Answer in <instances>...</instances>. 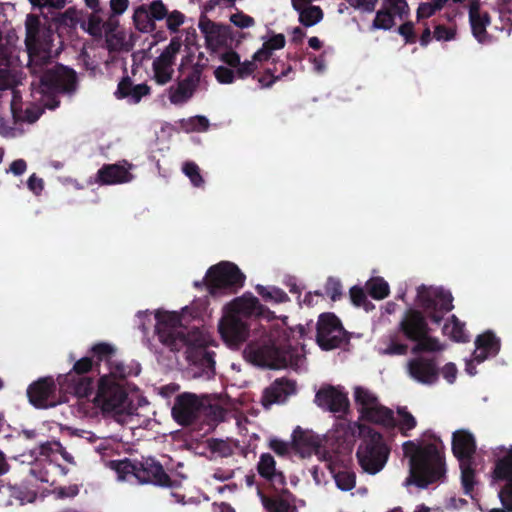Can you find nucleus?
<instances>
[{"mask_svg":"<svg viewBox=\"0 0 512 512\" xmlns=\"http://www.w3.org/2000/svg\"><path fill=\"white\" fill-rule=\"evenodd\" d=\"M95 402L104 411L115 414H132L134 407L127 393L112 377L103 376Z\"/></svg>","mask_w":512,"mask_h":512,"instance_id":"6e6552de","label":"nucleus"},{"mask_svg":"<svg viewBox=\"0 0 512 512\" xmlns=\"http://www.w3.org/2000/svg\"><path fill=\"white\" fill-rule=\"evenodd\" d=\"M500 451L504 452V455L499 458L495 465L493 478L495 480H507L508 483L498 493L503 508H494L489 512L512 511V446L507 450L501 448Z\"/></svg>","mask_w":512,"mask_h":512,"instance_id":"4468645a","label":"nucleus"},{"mask_svg":"<svg viewBox=\"0 0 512 512\" xmlns=\"http://www.w3.org/2000/svg\"><path fill=\"white\" fill-rule=\"evenodd\" d=\"M183 173L190 179L195 187H201L204 184V179L200 173L199 166L194 162H185L182 166Z\"/></svg>","mask_w":512,"mask_h":512,"instance_id":"ea45409f","label":"nucleus"},{"mask_svg":"<svg viewBox=\"0 0 512 512\" xmlns=\"http://www.w3.org/2000/svg\"><path fill=\"white\" fill-rule=\"evenodd\" d=\"M235 74L236 73L225 66H219L214 71L215 78L221 84H231L234 81Z\"/></svg>","mask_w":512,"mask_h":512,"instance_id":"09e8293b","label":"nucleus"},{"mask_svg":"<svg viewBox=\"0 0 512 512\" xmlns=\"http://www.w3.org/2000/svg\"><path fill=\"white\" fill-rule=\"evenodd\" d=\"M315 454L319 460L323 461L326 467L333 474L335 483L337 487L342 491H349L355 487L356 484V476L355 473L348 470L335 472L333 455L329 452L316 448Z\"/></svg>","mask_w":512,"mask_h":512,"instance_id":"393cba45","label":"nucleus"},{"mask_svg":"<svg viewBox=\"0 0 512 512\" xmlns=\"http://www.w3.org/2000/svg\"><path fill=\"white\" fill-rule=\"evenodd\" d=\"M243 280L244 276L235 264L222 262L208 270L205 282L210 293L215 294L217 289L242 285Z\"/></svg>","mask_w":512,"mask_h":512,"instance_id":"2eb2a0df","label":"nucleus"},{"mask_svg":"<svg viewBox=\"0 0 512 512\" xmlns=\"http://www.w3.org/2000/svg\"><path fill=\"white\" fill-rule=\"evenodd\" d=\"M198 27L204 35L208 48L217 50L227 44L230 37L229 28L227 26L215 23L203 17L200 19Z\"/></svg>","mask_w":512,"mask_h":512,"instance_id":"4be33fe9","label":"nucleus"},{"mask_svg":"<svg viewBox=\"0 0 512 512\" xmlns=\"http://www.w3.org/2000/svg\"><path fill=\"white\" fill-rule=\"evenodd\" d=\"M378 0H356L354 7L362 12L371 13L375 10Z\"/></svg>","mask_w":512,"mask_h":512,"instance_id":"69168bd1","label":"nucleus"},{"mask_svg":"<svg viewBox=\"0 0 512 512\" xmlns=\"http://www.w3.org/2000/svg\"><path fill=\"white\" fill-rule=\"evenodd\" d=\"M182 48V39L173 37L169 44L162 50L152 63L153 78L159 85L169 83L174 75V64L177 55Z\"/></svg>","mask_w":512,"mask_h":512,"instance_id":"9b49d317","label":"nucleus"},{"mask_svg":"<svg viewBox=\"0 0 512 512\" xmlns=\"http://www.w3.org/2000/svg\"><path fill=\"white\" fill-rule=\"evenodd\" d=\"M221 59L230 67L236 68V75L243 79L250 76L257 68L258 65L255 60L240 61V56L234 51L224 53Z\"/></svg>","mask_w":512,"mask_h":512,"instance_id":"473e14b6","label":"nucleus"},{"mask_svg":"<svg viewBox=\"0 0 512 512\" xmlns=\"http://www.w3.org/2000/svg\"><path fill=\"white\" fill-rule=\"evenodd\" d=\"M499 350V341L491 333H484L477 337L473 356L477 362H482L489 356L495 355Z\"/></svg>","mask_w":512,"mask_h":512,"instance_id":"2f4dec72","label":"nucleus"},{"mask_svg":"<svg viewBox=\"0 0 512 512\" xmlns=\"http://www.w3.org/2000/svg\"><path fill=\"white\" fill-rule=\"evenodd\" d=\"M315 403L332 413H344L349 407L347 394L340 386L323 385L315 395Z\"/></svg>","mask_w":512,"mask_h":512,"instance_id":"6ab92c4d","label":"nucleus"},{"mask_svg":"<svg viewBox=\"0 0 512 512\" xmlns=\"http://www.w3.org/2000/svg\"><path fill=\"white\" fill-rule=\"evenodd\" d=\"M366 289L374 299H384L389 295V285L381 277L371 278L366 282Z\"/></svg>","mask_w":512,"mask_h":512,"instance_id":"4c0bfd02","label":"nucleus"},{"mask_svg":"<svg viewBox=\"0 0 512 512\" xmlns=\"http://www.w3.org/2000/svg\"><path fill=\"white\" fill-rule=\"evenodd\" d=\"M271 51L281 49L285 45V37L277 34L264 43Z\"/></svg>","mask_w":512,"mask_h":512,"instance_id":"774afa93","label":"nucleus"},{"mask_svg":"<svg viewBox=\"0 0 512 512\" xmlns=\"http://www.w3.org/2000/svg\"><path fill=\"white\" fill-rule=\"evenodd\" d=\"M106 47L109 51H128L131 44L128 41L127 33L119 29L105 38Z\"/></svg>","mask_w":512,"mask_h":512,"instance_id":"e433bc0d","label":"nucleus"},{"mask_svg":"<svg viewBox=\"0 0 512 512\" xmlns=\"http://www.w3.org/2000/svg\"><path fill=\"white\" fill-rule=\"evenodd\" d=\"M437 12V9L428 2L420 3L417 11H416V17L418 20L427 19L433 16Z\"/></svg>","mask_w":512,"mask_h":512,"instance_id":"603ef678","label":"nucleus"},{"mask_svg":"<svg viewBox=\"0 0 512 512\" xmlns=\"http://www.w3.org/2000/svg\"><path fill=\"white\" fill-rule=\"evenodd\" d=\"M230 21L238 28L244 29L252 27L255 24L254 19L242 12L231 15Z\"/></svg>","mask_w":512,"mask_h":512,"instance_id":"8fccbe9b","label":"nucleus"},{"mask_svg":"<svg viewBox=\"0 0 512 512\" xmlns=\"http://www.w3.org/2000/svg\"><path fill=\"white\" fill-rule=\"evenodd\" d=\"M30 474L41 482H49L48 471L41 464L37 463L30 468Z\"/></svg>","mask_w":512,"mask_h":512,"instance_id":"0e129e2a","label":"nucleus"},{"mask_svg":"<svg viewBox=\"0 0 512 512\" xmlns=\"http://www.w3.org/2000/svg\"><path fill=\"white\" fill-rule=\"evenodd\" d=\"M295 389L296 387L294 382L285 379H278L264 390L261 402L264 407L269 408L275 403L285 401L287 396L295 392Z\"/></svg>","mask_w":512,"mask_h":512,"instance_id":"bb28decb","label":"nucleus"},{"mask_svg":"<svg viewBox=\"0 0 512 512\" xmlns=\"http://www.w3.org/2000/svg\"><path fill=\"white\" fill-rule=\"evenodd\" d=\"M326 293L335 301L341 295V284L338 280L330 278L326 284Z\"/></svg>","mask_w":512,"mask_h":512,"instance_id":"bf43d9fd","label":"nucleus"},{"mask_svg":"<svg viewBox=\"0 0 512 512\" xmlns=\"http://www.w3.org/2000/svg\"><path fill=\"white\" fill-rule=\"evenodd\" d=\"M461 470V483L465 494L471 495L477 480L475 478V461L474 460H462L459 462Z\"/></svg>","mask_w":512,"mask_h":512,"instance_id":"f704fd0d","label":"nucleus"},{"mask_svg":"<svg viewBox=\"0 0 512 512\" xmlns=\"http://www.w3.org/2000/svg\"><path fill=\"white\" fill-rule=\"evenodd\" d=\"M404 456L409 458V476L405 485L415 484L426 488L445 476L443 457L433 444L421 445L406 441L402 445Z\"/></svg>","mask_w":512,"mask_h":512,"instance_id":"7ed1b4c3","label":"nucleus"},{"mask_svg":"<svg viewBox=\"0 0 512 512\" xmlns=\"http://www.w3.org/2000/svg\"><path fill=\"white\" fill-rule=\"evenodd\" d=\"M202 80V67L193 65L182 79L167 89V96L171 104L183 105L188 102L197 89Z\"/></svg>","mask_w":512,"mask_h":512,"instance_id":"ddd939ff","label":"nucleus"},{"mask_svg":"<svg viewBox=\"0 0 512 512\" xmlns=\"http://www.w3.org/2000/svg\"><path fill=\"white\" fill-rule=\"evenodd\" d=\"M110 10L112 16H120L124 14L129 7V0H110Z\"/></svg>","mask_w":512,"mask_h":512,"instance_id":"4d7b16f0","label":"nucleus"},{"mask_svg":"<svg viewBox=\"0 0 512 512\" xmlns=\"http://www.w3.org/2000/svg\"><path fill=\"white\" fill-rule=\"evenodd\" d=\"M398 414L400 416L398 427L404 436H408V431L416 427V419L405 408L398 409Z\"/></svg>","mask_w":512,"mask_h":512,"instance_id":"37998d69","label":"nucleus"},{"mask_svg":"<svg viewBox=\"0 0 512 512\" xmlns=\"http://www.w3.org/2000/svg\"><path fill=\"white\" fill-rule=\"evenodd\" d=\"M218 330L225 343L231 347L239 346L247 339L249 334L244 320L236 314L227 312H224L220 319Z\"/></svg>","mask_w":512,"mask_h":512,"instance_id":"a211bd4d","label":"nucleus"},{"mask_svg":"<svg viewBox=\"0 0 512 512\" xmlns=\"http://www.w3.org/2000/svg\"><path fill=\"white\" fill-rule=\"evenodd\" d=\"M476 450L474 436L467 430H457L452 436V451L459 462L474 460Z\"/></svg>","mask_w":512,"mask_h":512,"instance_id":"a878e982","label":"nucleus"},{"mask_svg":"<svg viewBox=\"0 0 512 512\" xmlns=\"http://www.w3.org/2000/svg\"><path fill=\"white\" fill-rule=\"evenodd\" d=\"M92 391V382L88 377H80L75 384L74 392L79 397H86Z\"/></svg>","mask_w":512,"mask_h":512,"instance_id":"3c124183","label":"nucleus"},{"mask_svg":"<svg viewBox=\"0 0 512 512\" xmlns=\"http://www.w3.org/2000/svg\"><path fill=\"white\" fill-rule=\"evenodd\" d=\"M166 6L162 0H153L150 4H142L133 11V23L140 32L148 33L155 29V22L164 20Z\"/></svg>","mask_w":512,"mask_h":512,"instance_id":"f3484780","label":"nucleus"},{"mask_svg":"<svg viewBox=\"0 0 512 512\" xmlns=\"http://www.w3.org/2000/svg\"><path fill=\"white\" fill-rule=\"evenodd\" d=\"M91 367H92V361L90 358H87V357L81 358L74 364L72 371H70L66 375L65 379H67L69 381H74L73 372L76 374H84V373H87L91 369Z\"/></svg>","mask_w":512,"mask_h":512,"instance_id":"49530a36","label":"nucleus"},{"mask_svg":"<svg viewBox=\"0 0 512 512\" xmlns=\"http://www.w3.org/2000/svg\"><path fill=\"white\" fill-rule=\"evenodd\" d=\"M398 33L405 39L406 43L415 42L414 24L412 22H405L398 28Z\"/></svg>","mask_w":512,"mask_h":512,"instance_id":"6e6d98bb","label":"nucleus"},{"mask_svg":"<svg viewBox=\"0 0 512 512\" xmlns=\"http://www.w3.org/2000/svg\"><path fill=\"white\" fill-rule=\"evenodd\" d=\"M156 331L160 341L171 350H180L187 346L191 353L204 368L203 376L211 378L214 375V353L205 348L212 343V337L206 330L193 329L186 335L182 325V317L177 312H157ZM195 376H202L196 374Z\"/></svg>","mask_w":512,"mask_h":512,"instance_id":"f03ea898","label":"nucleus"},{"mask_svg":"<svg viewBox=\"0 0 512 512\" xmlns=\"http://www.w3.org/2000/svg\"><path fill=\"white\" fill-rule=\"evenodd\" d=\"M32 6L44 8L50 7L54 9H62L66 5V0H29Z\"/></svg>","mask_w":512,"mask_h":512,"instance_id":"864d4df0","label":"nucleus"},{"mask_svg":"<svg viewBox=\"0 0 512 512\" xmlns=\"http://www.w3.org/2000/svg\"><path fill=\"white\" fill-rule=\"evenodd\" d=\"M294 10L298 12V20L304 27L315 26L320 23L324 17V12L321 7L312 4Z\"/></svg>","mask_w":512,"mask_h":512,"instance_id":"72a5a7b5","label":"nucleus"},{"mask_svg":"<svg viewBox=\"0 0 512 512\" xmlns=\"http://www.w3.org/2000/svg\"><path fill=\"white\" fill-rule=\"evenodd\" d=\"M469 19L474 37L479 42L487 39L486 27L490 24V17L487 12H481L477 4H472L469 10Z\"/></svg>","mask_w":512,"mask_h":512,"instance_id":"7c9ffc66","label":"nucleus"},{"mask_svg":"<svg viewBox=\"0 0 512 512\" xmlns=\"http://www.w3.org/2000/svg\"><path fill=\"white\" fill-rule=\"evenodd\" d=\"M264 504L268 512H296L295 506L282 498L265 500Z\"/></svg>","mask_w":512,"mask_h":512,"instance_id":"c03bdc74","label":"nucleus"},{"mask_svg":"<svg viewBox=\"0 0 512 512\" xmlns=\"http://www.w3.org/2000/svg\"><path fill=\"white\" fill-rule=\"evenodd\" d=\"M418 299L435 323H439L443 315L453 309L451 293L440 288L421 286L418 289Z\"/></svg>","mask_w":512,"mask_h":512,"instance_id":"9d476101","label":"nucleus"},{"mask_svg":"<svg viewBox=\"0 0 512 512\" xmlns=\"http://www.w3.org/2000/svg\"><path fill=\"white\" fill-rule=\"evenodd\" d=\"M400 329L407 338L416 342L412 353L437 352L444 349L438 339L428 335L426 320L418 311H409L401 320Z\"/></svg>","mask_w":512,"mask_h":512,"instance_id":"423d86ee","label":"nucleus"},{"mask_svg":"<svg viewBox=\"0 0 512 512\" xmlns=\"http://www.w3.org/2000/svg\"><path fill=\"white\" fill-rule=\"evenodd\" d=\"M410 8L406 0H382L381 8L376 12L369 29L371 31H389L397 20L408 17Z\"/></svg>","mask_w":512,"mask_h":512,"instance_id":"f8f14e48","label":"nucleus"},{"mask_svg":"<svg viewBox=\"0 0 512 512\" xmlns=\"http://www.w3.org/2000/svg\"><path fill=\"white\" fill-rule=\"evenodd\" d=\"M344 330L335 315L326 313L319 317L316 340L325 350L338 347L344 341Z\"/></svg>","mask_w":512,"mask_h":512,"instance_id":"dca6fc26","label":"nucleus"},{"mask_svg":"<svg viewBox=\"0 0 512 512\" xmlns=\"http://www.w3.org/2000/svg\"><path fill=\"white\" fill-rule=\"evenodd\" d=\"M55 383L53 378H41L31 384L27 390L30 402L37 408H48L56 405Z\"/></svg>","mask_w":512,"mask_h":512,"instance_id":"aec40b11","label":"nucleus"},{"mask_svg":"<svg viewBox=\"0 0 512 512\" xmlns=\"http://www.w3.org/2000/svg\"><path fill=\"white\" fill-rule=\"evenodd\" d=\"M257 470L261 477L274 486H283L285 484V477L283 473L276 468V461L271 454L264 453L260 456Z\"/></svg>","mask_w":512,"mask_h":512,"instance_id":"c756f323","label":"nucleus"},{"mask_svg":"<svg viewBox=\"0 0 512 512\" xmlns=\"http://www.w3.org/2000/svg\"><path fill=\"white\" fill-rule=\"evenodd\" d=\"M456 36L455 27H446L444 25H437L434 29V38L438 41H450Z\"/></svg>","mask_w":512,"mask_h":512,"instance_id":"de8ad7c7","label":"nucleus"},{"mask_svg":"<svg viewBox=\"0 0 512 512\" xmlns=\"http://www.w3.org/2000/svg\"><path fill=\"white\" fill-rule=\"evenodd\" d=\"M407 370L411 378L422 384H433L438 378L435 363L424 357H416L407 363Z\"/></svg>","mask_w":512,"mask_h":512,"instance_id":"b1692460","label":"nucleus"},{"mask_svg":"<svg viewBox=\"0 0 512 512\" xmlns=\"http://www.w3.org/2000/svg\"><path fill=\"white\" fill-rule=\"evenodd\" d=\"M406 351H407V345L396 343V342H394L393 339H390L389 344L387 345L386 348H384L382 350V353L388 354V355H402V354H405Z\"/></svg>","mask_w":512,"mask_h":512,"instance_id":"13d9d810","label":"nucleus"},{"mask_svg":"<svg viewBox=\"0 0 512 512\" xmlns=\"http://www.w3.org/2000/svg\"><path fill=\"white\" fill-rule=\"evenodd\" d=\"M164 19L166 20L167 29L172 33H176L178 32L180 26L185 23L186 17L182 12L178 10L169 12L166 8V15Z\"/></svg>","mask_w":512,"mask_h":512,"instance_id":"a19ab883","label":"nucleus"},{"mask_svg":"<svg viewBox=\"0 0 512 512\" xmlns=\"http://www.w3.org/2000/svg\"><path fill=\"white\" fill-rule=\"evenodd\" d=\"M209 120L205 116L191 117L185 121L183 127L188 132H204L209 128Z\"/></svg>","mask_w":512,"mask_h":512,"instance_id":"79ce46f5","label":"nucleus"},{"mask_svg":"<svg viewBox=\"0 0 512 512\" xmlns=\"http://www.w3.org/2000/svg\"><path fill=\"white\" fill-rule=\"evenodd\" d=\"M25 45L29 57V68L32 73L40 74V83L34 90V94L41 95L43 105L53 108L44 97H50L56 93H72L76 90V74L72 69L50 64L52 54V32L42 25L40 18L34 14H28L25 20Z\"/></svg>","mask_w":512,"mask_h":512,"instance_id":"f257e3e1","label":"nucleus"},{"mask_svg":"<svg viewBox=\"0 0 512 512\" xmlns=\"http://www.w3.org/2000/svg\"><path fill=\"white\" fill-rule=\"evenodd\" d=\"M269 447L280 456H284L289 452V444L276 438L269 441Z\"/></svg>","mask_w":512,"mask_h":512,"instance_id":"052dcab7","label":"nucleus"},{"mask_svg":"<svg viewBox=\"0 0 512 512\" xmlns=\"http://www.w3.org/2000/svg\"><path fill=\"white\" fill-rule=\"evenodd\" d=\"M225 312L236 314L243 319V317L260 315L262 312V306L256 297L252 295H244L231 302L226 307Z\"/></svg>","mask_w":512,"mask_h":512,"instance_id":"c85d7f7f","label":"nucleus"},{"mask_svg":"<svg viewBox=\"0 0 512 512\" xmlns=\"http://www.w3.org/2000/svg\"><path fill=\"white\" fill-rule=\"evenodd\" d=\"M103 22L101 18L95 14L89 16L88 20L83 24V29L93 37L101 38L103 36Z\"/></svg>","mask_w":512,"mask_h":512,"instance_id":"a18cd8bd","label":"nucleus"},{"mask_svg":"<svg viewBox=\"0 0 512 512\" xmlns=\"http://www.w3.org/2000/svg\"><path fill=\"white\" fill-rule=\"evenodd\" d=\"M103 35L106 38L108 35L119 30V21L116 19V16L110 15L108 20L103 22Z\"/></svg>","mask_w":512,"mask_h":512,"instance_id":"e2e57ef3","label":"nucleus"},{"mask_svg":"<svg viewBox=\"0 0 512 512\" xmlns=\"http://www.w3.org/2000/svg\"><path fill=\"white\" fill-rule=\"evenodd\" d=\"M201 405L195 394L183 393L176 398L172 408L173 417L179 424L188 425L195 419Z\"/></svg>","mask_w":512,"mask_h":512,"instance_id":"412c9836","label":"nucleus"},{"mask_svg":"<svg viewBox=\"0 0 512 512\" xmlns=\"http://www.w3.org/2000/svg\"><path fill=\"white\" fill-rule=\"evenodd\" d=\"M16 83L15 76L7 69H0V91L12 88Z\"/></svg>","mask_w":512,"mask_h":512,"instance_id":"5fc2aeb1","label":"nucleus"},{"mask_svg":"<svg viewBox=\"0 0 512 512\" xmlns=\"http://www.w3.org/2000/svg\"><path fill=\"white\" fill-rule=\"evenodd\" d=\"M464 323L460 322L456 316L451 318L445 323L443 333L457 342H464L467 340V335L464 329Z\"/></svg>","mask_w":512,"mask_h":512,"instance_id":"c9c22d12","label":"nucleus"},{"mask_svg":"<svg viewBox=\"0 0 512 512\" xmlns=\"http://www.w3.org/2000/svg\"><path fill=\"white\" fill-rule=\"evenodd\" d=\"M257 290L258 293L266 300L273 301L275 303L288 301L287 294L280 288L258 286Z\"/></svg>","mask_w":512,"mask_h":512,"instance_id":"58836bf2","label":"nucleus"},{"mask_svg":"<svg viewBox=\"0 0 512 512\" xmlns=\"http://www.w3.org/2000/svg\"><path fill=\"white\" fill-rule=\"evenodd\" d=\"M60 449V442L58 441H47L40 445V453L46 457H50L51 455L58 452Z\"/></svg>","mask_w":512,"mask_h":512,"instance_id":"680f3d73","label":"nucleus"},{"mask_svg":"<svg viewBox=\"0 0 512 512\" xmlns=\"http://www.w3.org/2000/svg\"><path fill=\"white\" fill-rule=\"evenodd\" d=\"M119 481L132 484L157 483L165 476L163 467L153 459L133 462L128 459L110 462Z\"/></svg>","mask_w":512,"mask_h":512,"instance_id":"39448f33","label":"nucleus"},{"mask_svg":"<svg viewBox=\"0 0 512 512\" xmlns=\"http://www.w3.org/2000/svg\"><path fill=\"white\" fill-rule=\"evenodd\" d=\"M246 358L257 366L281 369L298 365L300 358L294 359L291 351H281L274 345H250L245 349Z\"/></svg>","mask_w":512,"mask_h":512,"instance_id":"1a4fd4ad","label":"nucleus"},{"mask_svg":"<svg viewBox=\"0 0 512 512\" xmlns=\"http://www.w3.org/2000/svg\"><path fill=\"white\" fill-rule=\"evenodd\" d=\"M353 397L362 419L386 427L394 426L392 410L383 406L372 390L360 385L355 386Z\"/></svg>","mask_w":512,"mask_h":512,"instance_id":"0eeeda50","label":"nucleus"},{"mask_svg":"<svg viewBox=\"0 0 512 512\" xmlns=\"http://www.w3.org/2000/svg\"><path fill=\"white\" fill-rule=\"evenodd\" d=\"M131 165L127 162L122 164L104 165L97 172V183L101 185H115L130 182L133 175L130 173Z\"/></svg>","mask_w":512,"mask_h":512,"instance_id":"5701e85b","label":"nucleus"},{"mask_svg":"<svg viewBox=\"0 0 512 512\" xmlns=\"http://www.w3.org/2000/svg\"><path fill=\"white\" fill-rule=\"evenodd\" d=\"M362 438L358 446L356 456L359 465L368 474L379 473L386 465L390 448L385 443L382 435L374 429L354 423Z\"/></svg>","mask_w":512,"mask_h":512,"instance_id":"20e7f679","label":"nucleus"},{"mask_svg":"<svg viewBox=\"0 0 512 512\" xmlns=\"http://www.w3.org/2000/svg\"><path fill=\"white\" fill-rule=\"evenodd\" d=\"M28 188L35 194H40L43 190V180L37 177L35 174L31 175L27 181Z\"/></svg>","mask_w":512,"mask_h":512,"instance_id":"338daca9","label":"nucleus"},{"mask_svg":"<svg viewBox=\"0 0 512 512\" xmlns=\"http://www.w3.org/2000/svg\"><path fill=\"white\" fill-rule=\"evenodd\" d=\"M150 94V87L144 83L134 85L129 78L119 82L115 96L117 99H127L129 103L137 104L144 96Z\"/></svg>","mask_w":512,"mask_h":512,"instance_id":"cd10ccee","label":"nucleus"}]
</instances>
